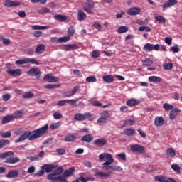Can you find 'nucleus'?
<instances>
[{"mask_svg": "<svg viewBox=\"0 0 182 182\" xmlns=\"http://www.w3.org/2000/svg\"><path fill=\"white\" fill-rule=\"evenodd\" d=\"M48 129H49V125L46 124L41 128L35 129L32 132L27 131L23 133V140L26 139H28L29 141L36 140V139H39V137L45 136V134L48 133Z\"/></svg>", "mask_w": 182, "mask_h": 182, "instance_id": "obj_1", "label": "nucleus"}, {"mask_svg": "<svg viewBox=\"0 0 182 182\" xmlns=\"http://www.w3.org/2000/svg\"><path fill=\"white\" fill-rule=\"evenodd\" d=\"M62 173H63V168L60 166L55 169V171L47 175V180L52 182H62L63 180H65L63 175L60 176Z\"/></svg>", "mask_w": 182, "mask_h": 182, "instance_id": "obj_2", "label": "nucleus"}, {"mask_svg": "<svg viewBox=\"0 0 182 182\" xmlns=\"http://www.w3.org/2000/svg\"><path fill=\"white\" fill-rule=\"evenodd\" d=\"M14 154L12 151L4 152L0 154V159H6L5 163L15 164L19 161V158L14 157Z\"/></svg>", "mask_w": 182, "mask_h": 182, "instance_id": "obj_3", "label": "nucleus"}, {"mask_svg": "<svg viewBox=\"0 0 182 182\" xmlns=\"http://www.w3.org/2000/svg\"><path fill=\"white\" fill-rule=\"evenodd\" d=\"M105 159H106L107 161L102 164V167L109 166L110 164L114 163V159H113V156L110 154L102 153L99 155L100 161H103Z\"/></svg>", "mask_w": 182, "mask_h": 182, "instance_id": "obj_4", "label": "nucleus"}, {"mask_svg": "<svg viewBox=\"0 0 182 182\" xmlns=\"http://www.w3.org/2000/svg\"><path fill=\"white\" fill-rule=\"evenodd\" d=\"M92 117V114L90 112H85L84 114L77 113L74 116V120H77V122H83L87 119H90Z\"/></svg>", "mask_w": 182, "mask_h": 182, "instance_id": "obj_5", "label": "nucleus"}, {"mask_svg": "<svg viewBox=\"0 0 182 182\" xmlns=\"http://www.w3.org/2000/svg\"><path fill=\"white\" fill-rule=\"evenodd\" d=\"M130 149L132 151H134V153H139L140 154L146 153V148L140 144H132L131 145Z\"/></svg>", "mask_w": 182, "mask_h": 182, "instance_id": "obj_6", "label": "nucleus"}, {"mask_svg": "<svg viewBox=\"0 0 182 182\" xmlns=\"http://www.w3.org/2000/svg\"><path fill=\"white\" fill-rule=\"evenodd\" d=\"M93 8H95V2H93V1L87 0V1L85 2V6L83 7L85 12H87V14H93L92 11Z\"/></svg>", "mask_w": 182, "mask_h": 182, "instance_id": "obj_7", "label": "nucleus"}, {"mask_svg": "<svg viewBox=\"0 0 182 182\" xmlns=\"http://www.w3.org/2000/svg\"><path fill=\"white\" fill-rule=\"evenodd\" d=\"M75 167L72 166L70 167L68 169L65 170L63 173V177L64 178L62 182H68V179H66L67 177H72L73 174H75Z\"/></svg>", "mask_w": 182, "mask_h": 182, "instance_id": "obj_8", "label": "nucleus"}, {"mask_svg": "<svg viewBox=\"0 0 182 182\" xmlns=\"http://www.w3.org/2000/svg\"><path fill=\"white\" fill-rule=\"evenodd\" d=\"M102 170H105V171H107L108 174H112L113 171H119V173L123 171V168L121 166H102Z\"/></svg>", "mask_w": 182, "mask_h": 182, "instance_id": "obj_9", "label": "nucleus"}, {"mask_svg": "<svg viewBox=\"0 0 182 182\" xmlns=\"http://www.w3.org/2000/svg\"><path fill=\"white\" fill-rule=\"evenodd\" d=\"M6 72L8 75L13 76L14 77H16V76H21V75H22V70L21 69L11 70V67L9 66H7Z\"/></svg>", "mask_w": 182, "mask_h": 182, "instance_id": "obj_10", "label": "nucleus"}, {"mask_svg": "<svg viewBox=\"0 0 182 182\" xmlns=\"http://www.w3.org/2000/svg\"><path fill=\"white\" fill-rule=\"evenodd\" d=\"M154 180L155 181H159V182H177L176 180L171 178H168L163 176V175H159L156 176H154Z\"/></svg>", "mask_w": 182, "mask_h": 182, "instance_id": "obj_11", "label": "nucleus"}, {"mask_svg": "<svg viewBox=\"0 0 182 182\" xmlns=\"http://www.w3.org/2000/svg\"><path fill=\"white\" fill-rule=\"evenodd\" d=\"M41 73V70L37 68H33L27 72V75H28L29 76H36L37 79H40Z\"/></svg>", "mask_w": 182, "mask_h": 182, "instance_id": "obj_12", "label": "nucleus"}, {"mask_svg": "<svg viewBox=\"0 0 182 182\" xmlns=\"http://www.w3.org/2000/svg\"><path fill=\"white\" fill-rule=\"evenodd\" d=\"M43 79L44 80H46V82H48V83L59 82V77H55L52 75V74H47L44 76Z\"/></svg>", "mask_w": 182, "mask_h": 182, "instance_id": "obj_13", "label": "nucleus"}, {"mask_svg": "<svg viewBox=\"0 0 182 182\" xmlns=\"http://www.w3.org/2000/svg\"><path fill=\"white\" fill-rule=\"evenodd\" d=\"M141 11V10L140 9V8L132 7V8L128 9V11H127V14L128 15H130L131 16H135V15H139V14H140Z\"/></svg>", "mask_w": 182, "mask_h": 182, "instance_id": "obj_14", "label": "nucleus"}, {"mask_svg": "<svg viewBox=\"0 0 182 182\" xmlns=\"http://www.w3.org/2000/svg\"><path fill=\"white\" fill-rule=\"evenodd\" d=\"M4 6H7L8 8H11L12 6H19L21 5V2L19 1H14L11 0H6L4 2Z\"/></svg>", "mask_w": 182, "mask_h": 182, "instance_id": "obj_15", "label": "nucleus"}, {"mask_svg": "<svg viewBox=\"0 0 182 182\" xmlns=\"http://www.w3.org/2000/svg\"><path fill=\"white\" fill-rule=\"evenodd\" d=\"M165 120L164 117H156L154 119V125L156 126V127H160L164 124Z\"/></svg>", "mask_w": 182, "mask_h": 182, "instance_id": "obj_16", "label": "nucleus"}, {"mask_svg": "<svg viewBox=\"0 0 182 182\" xmlns=\"http://www.w3.org/2000/svg\"><path fill=\"white\" fill-rule=\"evenodd\" d=\"M181 110L178 108L172 109L169 114L170 120H174V119H176V117H177V116L179 114Z\"/></svg>", "mask_w": 182, "mask_h": 182, "instance_id": "obj_17", "label": "nucleus"}, {"mask_svg": "<svg viewBox=\"0 0 182 182\" xmlns=\"http://www.w3.org/2000/svg\"><path fill=\"white\" fill-rule=\"evenodd\" d=\"M176 4H178V1L177 0H168L164 4L162 8L164 9H166V8L174 6V5H176Z\"/></svg>", "mask_w": 182, "mask_h": 182, "instance_id": "obj_18", "label": "nucleus"}, {"mask_svg": "<svg viewBox=\"0 0 182 182\" xmlns=\"http://www.w3.org/2000/svg\"><path fill=\"white\" fill-rule=\"evenodd\" d=\"M66 103H70V105H73L76 103V100H59L57 102V106H65Z\"/></svg>", "mask_w": 182, "mask_h": 182, "instance_id": "obj_19", "label": "nucleus"}, {"mask_svg": "<svg viewBox=\"0 0 182 182\" xmlns=\"http://www.w3.org/2000/svg\"><path fill=\"white\" fill-rule=\"evenodd\" d=\"M42 170H45L46 173H52L54 168H56V166L52 164H44L41 166Z\"/></svg>", "mask_w": 182, "mask_h": 182, "instance_id": "obj_20", "label": "nucleus"}, {"mask_svg": "<svg viewBox=\"0 0 182 182\" xmlns=\"http://www.w3.org/2000/svg\"><path fill=\"white\" fill-rule=\"evenodd\" d=\"M107 143V140L105 138L97 139L94 141V144L95 146H99L100 147H103Z\"/></svg>", "mask_w": 182, "mask_h": 182, "instance_id": "obj_21", "label": "nucleus"}, {"mask_svg": "<svg viewBox=\"0 0 182 182\" xmlns=\"http://www.w3.org/2000/svg\"><path fill=\"white\" fill-rule=\"evenodd\" d=\"M95 177H97L98 178H109L110 177V173H107L106 172L102 171H97L95 173Z\"/></svg>", "mask_w": 182, "mask_h": 182, "instance_id": "obj_22", "label": "nucleus"}, {"mask_svg": "<svg viewBox=\"0 0 182 182\" xmlns=\"http://www.w3.org/2000/svg\"><path fill=\"white\" fill-rule=\"evenodd\" d=\"M124 134L125 136H128V137H132V136H134L136 134V129L133 128H127L124 130Z\"/></svg>", "mask_w": 182, "mask_h": 182, "instance_id": "obj_23", "label": "nucleus"}, {"mask_svg": "<svg viewBox=\"0 0 182 182\" xmlns=\"http://www.w3.org/2000/svg\"><path fill=\"white\" fill-rule=\"evenodd\" d=\"M102 80L106 83H113L114 82V77L112 75H107L102 76Z\"/></svg>", "mask_w": 182, "mask_h": 182, "instance_id": "obj_24", "label": "nucleus"}, {"mask_svg": "<svg viewBox=\"0 0 182 182\" xmlns=\"http://www.w3.org/2000/svg\"><path fill=\"white\" fill-rule=\"evenodd\" d=\"M53 18L58 22H65L66 19H68V16L62 14H57L53 16Z\"/></svg>", "mask_w": 182, "mask_h": 182, "instance_id": "obj_25", "label": "nucleus"}, {"mask_svg": "<svg viewBox=\"0 0 182 182\" xmlns=\"http://www.w3.org/2000/svg\"><path fill=\"white\" fill-rule=\"evenodd\" d=\"M140 103V100L131 99L127 101V105L133 107V106H137Z\"/></svg>", "mask_w": 182, "mask_h": 182, "instance_id": "obj_26", "label": "nucleus"}, {"mask_svg": "<svg viewBox=\"0 0 182 182\" xmlns=\"http://www.w3.org/2000/svg\"><path fill=\"white\" fill-rule=\"evenodd\" d=\"M76 134H68L64 139V141L67 143H70L76 139Z\"/></svg>", "mask_w": 182, "mask_h": 182, "instance_id": "obj_27", "label": "nucleus"}, {"mask_svg": "<svg viewBox=\"0 0 182 182\" xmlns=\"http://www.w3.org/2000/svg\"><path fill=\"white\" fill-rule=\"evenodd\" d=\"M77 19L80 22L85 21V19H86V13L83 12L82 10H79L77 12Z\"/></svg>", "mask_w": 182, "mask_h": 182, "instance_id": "obj_28", "label": "nucleus"}, {"mask_svg": "<svg viewBox=\"0 0 182 182\" xmlns=\"http://www.w3.org/2000/svg\"><path fill=\"white\" fill-rule=\"evenodd\" d=\"M149 80L151 83H160L163 80L160 77L153 75L149 77Z\"/></svg>", "mask_w": 182, "mask_h": 182, "instance_id": "obj_29", "label": "nucleus"}, {"mask_svg": "<svg viewBox=\"0 0 182 182\" xmlns=\"http://www.w3.org/2000/svg\"><path fill=\"white\" fill-rule=\"evenodd\" d=\"M93 140V137L90 134H87L86 135H84L81 138V141H85V143H90Z\"/></svg>", "mask_w": 182, "mask_h": 182, "instance_id": "obj_30", "label": "nucleus"}, {"mask_svg": "<svg viewBox=\"0 0 182 182\" xmlns=\"http://www.w3.org/2000/svg\"><path fill=\"white\" fill-rule=\"evenodd\" d=\"M14 119V115H7L6 117H4L1 121V124H5L6 123H9V122H12Z\"/></svg>", "mask_w": 182, "mask_h": 182, "instance_id": "obj_31", "label": "nucleus"}, {"mask_svg": "<svg viewBox=\"0 0 182 182\" xmlns=\"http://www.w3.org/2000/svg\"><path fill=\"white\" fill-rule=\"evenodd\" d=\"M23 63H31L32 65H39V61L36 60L35 58H28L23 59Z\"/></svg>", "mask_w": 182, "mask_h": 182, "instance_id": "obj_32", "label": "nucleus"}, {"mask_svg": "<svg viewBox=\"0 0 182 182\" xmlns=\"http://www.w3.org/2000/svg\"><path fill=\"white\" fill-rule=\"evenodd\" d=\"M35 52L37 53V55H42V53L45 52V46L43 44L38 46L35 50Z\"/></svg>", "mask_w": 182, "mask_h": 182, "instance_id": "obj_33", "label": "nucleus"}, {"mask_svg": "<svg viewBox=\"0 0 182 182\" xmlns=\"http://www.w3.org/2000/svg\"><path fill=\"white\" fill-rule=\"evenodd\" d=\"M8 178H14L15 177H18V171L16 170H11L10 171L8 174L6 175Z\"/></svg>", "mask_w": 182, "mask_h": 182, "instance_id": "obj_34", "label": "nucleus"}, {"mask_svg": "<svg viewBox=\"0 0 182 182\" xmlns=\"http://www.w3.org/2000/svg\"><path fill=\"white\" fill-rule=\"evenodd\" d=\"M65 50H76V49H79V46L75 44H69L65 46Z\"/></svg>", "mask_w": 182, "mask_h": 182, "instance_id": "obj_35", "label": "nucleus"}, {"mask_svg": "<svg viewBox=\"0 0 182 182\" xmlns=\"http://www.w3.org/2000/svg\"><path fill=\"white\" fill-rule=\"evenodd\" d=\"M166 154L168 156V157L173 159V157L176 156V151H174L172 148H169L166 150Z\"/></svg>", "mask_w": 182, "mask_h": 182, "instance_id": "obj_36", "label": "nucleus"}, {"mask_svg": "<svg viewBox=\"0 0 182 182\" xmlns=\"http://www.w3.org/2000/svg\"><path fill=\"white\" fill-rule=\"evenodd\" d=\"M154 49V45L151 43H146L144 45L143 50H146V52H151Z\"/></svg>", "mask_w": 182, "mask_h": 182, "instance_id": "obj_37", "label": "nucleus"}, {"mask_svg": "<svg viewBox=\"0 0 182 182\" xmlns=\"http://www.w3.org/2000/svg\"><path fill=\"white\" fill-rule=\"evenodd\" d=\"M31 29L33 31H45V29H48V26L34 25L31 27Z\"/></svg>", "mask_w": 182, "mask_h": 182, "instance_id": "obj_38", "label": "nucleus"}, {"mask_svg": "<svg viewBox=\"0 0 182 182\" xmlns=\"http://www.w3.org/2000/svg\"><path fill=\"white\" fill-rule=\"evenodd\" d=\"M60 87V84H48L44 86V89H58Z\"/></svg>", "mask_w": 182, "mask_h": 182, "instance_id": "obj_39", "label": "nucleus"}, {"mask_svg": "<svg viewBox=\"0 0 182 182\" xmlns=\"http://www.w3.org/2000/svg\"><path fill=\"white\" fill-rule=\"evenodd\" d=\"M141 63L144 66H151V65H153V60L149 58H145L141 60Z\"/></svg>", "mask_w": 182, "mask_h": 182, "instance_id": "obj_40", "label": "nucleus"}, {"mask_svg": "<svg viewBox=\"0 0 182 182\" xmlns=\"http://www.w3.org/2000/svg\"><path fill=\"white\" fill-rule=\"evenodd\" d=\"M171 168L173 170V171L177 173V174H180V173H181L180 166H178L177 164H173L171 165Z\"/></svg>", "mask_w": 182, "mask_h": 182, "instance_id": "obj_41", "label": "nucleus"}, {"mask_svg": "<svg viewBox=\"0 0 182 182\" xmlns=\"http://www.w3.org/2000/svg\"><path fill=\"white\" fill-rule=\"evenodd\" d=\"M61 125V122H55L50 125V129H51V130H56V129H59V127H60Z\"/></svg>", "mask_w": 182, "mask_h": 182, "instance_id": "obj_42", "label": "nucleus"}, {"mask_svg": "<svg viewBox=\"0 0 182 182\" xmlns=\"http://www.w3.org/2000/svg\"><path fill=\"white\" fill-rule=\"evenodd\" d=\"M129 31V28L127 26H121L119 28L117 29L118 33H126Z\"/></svg>", "mask_w": 182, "mask_h": 182, "instance_id": "obj_43", "label": "nucleus"}, {"mask_svg": "<svg viewBox=\"0 0 182 182\" xmlns=\"http://www.w3.org/2000/svg\"><path fill=\"white\" fill-rule=\"evenodd\" d=\"M97 123L100 124H106V123H107V119L101 115V117L97 120Z\"/></svg>", "mask_w": 182, "mask_h": 182, "instance_id": "obj_44", "label": "nucleus"}, {"mask_svg": "<svg viewBox=\"0 0 182 182\" xmlns=\"http://www.w3.org/2000/svg\"><path fill=\"white\" fill-rule=\"evenodd\" d=\"M154 19L156 22H159V23H166V18H164L163 16H155Z\"/></svg>", "mask_w": 182, "mask_h": 182, "instance_id": "obj_45", "label": "nucleus"}, {"mask_svg": "<svg viewBox=\"0 0 182 182\" xmlns=\"http://www.w3.org/2000/svg\"><path fill=\"white\" fill-rule=\"evenodd\" d=\"M34 95L32 92L28 91L26 92L23 95V99H32Z\"/></svg>", "mask_w": 182, "mask_h": 182, "instance_id": "obj_46", "label": "nucleus"}, {"mask_svg": "<svg viewBox=\"0 0 182 182\" xmlns=\"http://www.w3.org/2000/svg\"><path fill=\"white\" fill-rule=\"evenodd\" d=\"M163 107H164V110L168 111V110H172V109H173L174 107L171 104L164 103L163 105Z\"/></svg>", "mask_w": 182, "mask_h": 182, "instance_id": "obj_47", "label": "nucleus"}, {"mask_svg": "<svg viewBox=\"0 0 182 182\" xmlns=\"http://www.w3.org/2000/svg\"><path fill=\"white\" fill-rule=\"evenodd\" d=\"M68 41H70V37L69 36H66L58 38V42L60 43H62L63 42H68Z\"/></svg>", "mask_w": 182, "mask_h": 182, "instance_id": "obj_48", "label": "nucleus"}, {"mask_svg": "<svg viewBox=\"0 0 182 182\" xmlns=\"http://www.w3.org/2000/svg\"><path fill=\"white\" fill-rule=\"evenodd\" d=\"M97 80L96 79V77L92 75L89 76L86 78V82H88V83H93L96 82Z\"/></svg>", "mask_w": 182, "mask_h": 182, "instance_id": "obj_49", "label": "nucleus"}, {"mask_svg": "<svg viewBox=\"0 0 182 182\" xmlns=\"http://www.w3.org/2000/svg\"><path fill=\"white\" fill-rule=\"evenodd\" d=\"M68 36H73L75 35V28L73 26H70L68 29Z\"/></svg>", "mask_w": 182, "mask_h": 182, "instance_id": "obj_50", "label": "nucleus"}, {"mask_svg": "<svg viewBox=\"0 0 182 182\" xmlns=\"http://www.w3.org/2000/svg\"><path fill=\"white\" fill-rule=\"evenodd\" d=\"M164 70H171L173 69V63H166L163 65Z\"/></svg>", "mask_w": 182, "mask_h": 182, "instance_id": "obj_51", "label": "nucleus"}, {"mask_svg": "<svg viewBox=\"0 0 182 182\" xmlns=\"http://www.w3.org/2000/svg\"><path fill=\"white\" fill-rule=\"evenodd\" d=\"M53 117L55 120H59L63 117V115H62V113L56 112L53 114Z\"/></svg>", "mask_w": 182, "mask_h": 182, "instance_id": "obj_52", "label": "nucleus"}, {"mask_svg": "<svg viewBox=\"0 0 182 182\" xmlns=\"http://www.w3.org/2000/svg\"><path fill=\"white\" fill-rule=\"evenodd\" d=\"M23 114V113L21 111H16L13 117H14V119H19V117H22Z\"/></svg>", "mask_w": 182, "mask_h": 182, "instance_id": "obj_53", "label": "nucleus"}, {"mask_svg": "<svg viewBox=\"0 0 182 182\" xmlns=\"http://www.w3.org/2000/svg\"><path fill=\"white\" fill-rule=\"evenodd\" d=\"M56 153H58V154H59V156H63V154H65V153H66V149L65 148L57 149Z\"/></svg>", "mask_w": 182, "mask_h": 182, "instance_id": "obj_54", "label": "nucleus"}, {"mask_svg": "<svg viewBox=\"0 0 182 182\" xmlns=\"http://www.w3.org/2000/svg\"><path fill=\"white\" fill-rule=\"evenodd\" d=\"M11 132L8 131L6 132H1L0 136L4 139H6V137H11Z\"/></svg>", "mask_w": 182, "mask_h": 182, "instance_id": "obj_55", "label": "nucleus"}, {"mask_svg": "<svg viewBox=\"0 0 182 182\" xmlns=\"http://www.w3.org/2000/svg\"><path fill=\"white\" fill-rule=\"evenodd\" d=\"M1 41H2L4 45H11V40L9 38H5L4 37H0Z\"/></svg>", "mask_w": 182, "mask_h": 182, "instance_id": "obj_56", "label": "nucleus"}, {"mask_svg": "<svg viewBox=\"0 0 182 182\" xmlns=\"http://www.w3.org/2000/svg\"><path fill=\"white\" fill-rule=\"evenodd\" d=\"M45 174V170L41 169L38 171L37 173H34L33 176L34 177H41Z\"/></svg>", "mask_w": 182, "mask_h": 182, "instance_id": "obj_57", "label": "nucleus"}, {"mask_svg": "<svg viewBox=\"0 0 182 182\" xmlns=\"http://www.w3.org/2000/svg\"><path fill=\"white\" fill-rule=\"evenodd\" d=\"M6 144H9V140L8 139L0 140V149H1V147H4V146H6Z\"/></svg>", "mask_w": 182, "mask_h": 182, "instance_id": "obj_58", "label": "nucleus"}, {"mask_svg": "<svg viewBox=\"0 0 182 182\" xmlns=\"http://www.w3.org/2000/svg\"><path fill=\"white\" fill-rule=\"evenodd\" d=\"M14 134L16 136H22V134H23V129H22V128L16 129L14 132Z\"/></svg>", "mask_w": 182, "mask_h": 182, "instance_id": "obj_59", "label": "nucleus"}, {"mask_svg": "<svg viewBox=\"0 0 182 182\" xmlns=\"http://www.w3.org/2000/svg\"><path fill=\"white\" fill-rule=\"evenodd\" d=\"M101 116L102 117H105V119H107V118L110 117L112 116V114H110L108 111H103L101 113Z\"/></svg>", "mask_w": 182, "mask_h": 182, "instance_id": "obj_60", "label": "nucleus"}, {"mask_svg": "<svg viewBox=\"0 0 182 182\" xmlns=\"http://www.w3.org/2000/svg\"><path fill=\"white\" fill-rule=\"evenodd\" d=\"M117 157H119V159L121 160H123V161H126V160H127L126 154L124 153V152H122V153H121L119 154H117Z\"/></svg>", "mask_w": 182, "mask_h": 182, "instance_id": "obj_61", "label": "nucleus"}, {"mask_svg": "<svg viewBox=\"0 0 182 182\" xmlns=\"http://www.w3.org/2000/svg\"><path fill=\"white\" fill-rule=\"evenodd\" d=\"M171 50L173 52V53H178L180 52V49L178 48V46H175L171 48Z\"/></svg>", "mask_w": 182, "mask_h": 182, "instance_id": "obj_62", "label": "nucleus"}, {"mask_svg": "<svg viewBox=\"0 0 182 182\" xmlns=\"http://www.w3.org/2000/svg\"><path fill=\"white\" fill-rule=\"evenodd\" d=\"M165 43H167V45L170 46L171 43H173V38L169 37H166L164 39Z\"/></svg>", "mask_w": 182, "mask_h": 182, "instance_id": "obj_63", "label": "nucleus"}, {"mask_svg": "<svg viewBox=\"0 0 182 182\" xmlns=\"http://www.w3.org/2000/svg\"><path fill=\"white\" fill-rule=\"evenodd\" d=\"M91 105L92 106H97V107H100V106H102V103L97 100L93 101L91 102Z\"/></svg>", "mask_w": 182, "mask_h": 182, "instance_id": "obj_64", "label": "nucleus"}]
</instances>
